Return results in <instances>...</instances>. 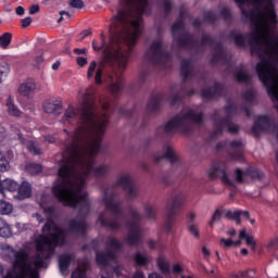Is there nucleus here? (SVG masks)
<instances>
[{"mask_svg":"<svg viewBox=\"0 0 278 278\" xmlns=\"http://www.w3.org/2000/svg\"><path fill=\"white\" fill-rule=\"evenodd\" d=\"M244 216L245 218H249V212L247 211H231V210H217L210 223V225H213L214 222L220 219V218H229L230 220H236L237 225H240V218Z\"/></svg>","mask_w":278,"mask_h":278,"instance_id":"1a4fd4ad","label":"nucleus"},{"mask_svg":"<svg viewBox=\"0 0 278 278\" xmlns=\"http://www.w3.org/2000/svg\"><path fill=\"white\" fill-rule=\"evenodd\" d=\"M148 278H164V277H162V276H161L160 274H157V273H152V274L149 275Z\"/></svg>","mask_w":278,"mask_h":278,"instance_id":"bf43d9fd","label":"nucleus"},{"mask_svg":"<svg viewBox=\"0 0 278 278\" xmlns=\"http://www.w3.org/2000/svg\"><path fill=\"white\" fill-rule=\"evenodd\" d=\"M88 270V263L85 262L83 268H77L72 273V278H85Z\"/></svg>","mask_w":278,"mask_h":278,"instance_id":"c9c22d12","label":"nucleus"},{"mask_svg":"<svg viewBox=\"0 0 278 278\" xmlns=\"http://www.w3.org/2000/svg\"><path fill=\"white\" fill-rule=\"evenodd\" d=\"M73 262V254H62L59 257V268L61 275H68V266Z\"/></svg>","mask_w":278,"mask_h":278,"instance_id":"6ab92c4d","label":"nucleus"},{"mask_svg":"<svg viewBox=\"0 0 278 278\" xmlns=\"http://www.w3.org/2000/svg\"><path fill=\"white\" fill-rule=\"evenodd\" d=\"M128 229V243L131 245L138 244L140 242V236H142V230L140 229V215L138 212H131V220L127 223Z\"/></svg>","mask_w":278,"mask_h":278,"instance_id":"6e6552de","label":"nucleus"},{"mask_svg":"<svg viewBox=\"0 0 278 278\" xmlns=\"http://www.w3.org/2000/svg\"><path fill=\"white\" fill-rule=\"evenodd\" d=\"M5 110L9 116H13L15 118H18V116H22L23 114V112L18 110V106L14 104V101L10 97L5 100Z\"/></svg>","mask_w":278,"mask_h":278,"instance_id":"4be33fe9","label":"nucleus"},{"mask_svg":"<svg viewBox=\"0 0 278 278\" xmlns=\"http://www.w3.org/2000/svg\"><path fill=\"white\" fill-rule=\"evenodd\" d=\"M13 206L10 202L7 201H0V214L2 216H8L9 214H12Z\"/></svg>","mask_w":278,"mask_h":278,"instance_id":"c756f323","label":"nucleus"},{"mask_svg":"<svg viewBox=\"0 0 278 278\" xmlns=\"http://www.w3.org/2000/svg\"><path fill=\"white\" fill-rule=\"evenodd\" d=\"M227 236H236V229L231 228L227 231Z\"/></svg>","mask_w":278,"mask_h":278,"instance_id":"338daca9","label":"nucleus"},{"mask_svg":"<svg viewBox=\"0 0 278 278\" xmlns=\"http://www.w3.org/2000/svg\"><path fill=\"white\" fill-rule=\"evenodd\" d=\"M156 264L163 275H168L170 273V265L168 262H166V260H164V257H159Z\"/></svg>","mask_w":278,"mask_h":278,"instance_id":"c85d7f7f","label":"nucleus"},{"mask_svg":"<svg viewBox=\"0 0 278 278\" xmlns=\"http://www.w3.org/2000/svg\"><path fill=\"white\" fill-rule=\"evenodd\" d=\"M235 77L237 81H241V84H249V80L251 79L249 73H247L244 70L236 72Z\"/></svg>","mask_w":278,"mask_h":278,"instance_id":"2f4dec72","label":"nucleus"},{"mask_svg":"<svg viewBox=\"0 0 278 278\" xmlns=\"http://www.w3.org/2000/svg\"><path fill=\"white\" fill-rule=\"evenodd\" d=\"M90 36V30H84L81 34H80V38H86Z\"/></svg>","mask_w":278,"mask_h":278,"instance_id":"e2e57ef3","label":"nucleus"},{"mask_svg":"<svg viewBox=\"0 0 278 278\" xmlns=\"http://www.w3.org/2000/svg\"><path fill=\"white\" fill-rule=\"evenodd\" d=\"M103 205L106 212L100 215L99 223H101L103 227H109V229H118L121 227L118 220L123 218V211L121 210V203L116 201L111 190L105 191Z\"/></svg>","mask_w":278,"mask_h":278,"instance_id":"39448f33","label":"nucleus"},{"mask_svg":"<svg viewBox=\"0 0 278 278\" xmlns=\"http://www.w3.org/2000/svg\"><path fill=\"white\" fill-rule=\"evenodd\" d=\"M277 248H278V237H275L268 241L266 249L268 251H277Z\"/></svg>","mask_w":278,"mask_h":278,"instance_id":"58836bf2","label":"nucleus"},{"mask_svg":"<svg viewBox=\"0 0 278 278\" xmlns=\"http://www.w3.org/2000/svg\"><path fill=\"white\" fill-rule=\"evenodd\" d=\"M40 12V7L38 4H33L29 8V14H38Z\"/></svg>","mask_w":278,"mask_h":278,"instance_id":"de8ad7c7","label":"nucleus"},{"mask_svg":"<svg viewBox=\"0 0 278 278\" xmlns=\"http://www.w3.org/2000/svg\"><path fill=\"white\" fill-rule=\"evenodd\" d=\"M17 189H18V182H16L15 180H12L10 178L1 180L0 178V192L2 194L3 192H5V190H8L9 192H16Z\"/></svg>","mask_w":278,"mask_h":278,"instance_id":"412c9836","label":"nucleus"},{"mask_svg":"<svg viewBox=\"0 0 278 278\" xmlns=\"http://www.w3.org/2000/svg\"><path fill=\"white\" fill-rule=\"evenodd\" d=\"M236 175V181L238 184H242L244 181L243 177H244V172L240 170V169H236L235 172Z\"/></svg>","mask_w":278,"mask_h":278,"instance_id":"79ce46f5","label":"nucleus"},{"mask_svg":"<svg viewBox=\"0 0 278 278\" xmlns=\"http://www.w3.org/2000/svg\"><path fill=\"white\" fill-rule=\"evenodd\" d=\"M11 42H12L11 33H4L2 36H0V47H2V49H8Z\"/></svg>","mask_w":278,"mask_h":278,"instance_id":"473e14b6","label":"nucleus"},{"mask_svg":"<svg viewBox=\"0 0 278 278\" xmlns=\"http://www.w3.org/2000/svg\"><path fill=\"white\" fill-rule=\"evenodd\" d=\"M46 114H62V101L48 100L43 104Z\"/></svg>","mask_w":278,"mask_h":278,"instance_id":"f3484780","label":"nucleus"},{"mask_svg":"<svg viewBox=\"0 0 278 278\" xmlns=\"http://www.w3.org/2000/svg\"><path fill=\"white\" fill-rule=\"evenodd\" d=\"M54 140H55V137H53V136H48L45 138L46 142H53Z\"/></svg>","mask_w":278,"mask_h":278,"instance_id":"0e129e2a","label":"nucleus"},{"mask_svg":"<svg viewBox=\"0 0 278 278\" xmlns=\"http://www.w3.org/2000/svg\"><path fill=\"white\" fill-rule=\"evenodd\" d=\"M135 262L137 266H147V264H149V256L141 253H137L135 255Z\"/></svg>","mask_w":278,"mask_h":278,"instance_id":"e433bc0d","label":"nucleus"},{"mask_svg":"<svg viewBox=\"0 0 278 278\" xmlns=\"http://www.w3.org/2000/svg\"><path fill=\"white\" fill-rule=\"evenodd\" d=\"M231 149L233 151L232 159L237 160L238 162H242V141H232Z\"/></svg>","mask_w":278,"mask_h":278,"instance_id":"b1692460","label":"nucleus"},{"mask_svg":"<svg viewBox=\"0 0 278 278\" xmlns=\"http://www.w3.org/2000/svg\"><path fill=\"white\" fill-rule=\"evenodd\" d=\"M10 168V163L8 162V159H5V155L0 152V173H5Z\"/></svg>","mask_w":278,"mask_h":278,"instance_id":"4c0bfd02","label":"nucleus"},{"mask_svg":"<svg viewBox=\"0 0 278 278\" xmlns=\"http://www.w3.org/2000/svg\"><path fill=\"white\" fill-rule=\"evenodd\" d=\"M184 203V197L179 195L175 198L173 202V207H179Z\"/></svg>","mask_w":278,"mask_h":278,"instance_id":"c03bdc74","label":"nucleus"},{"mask_svg":"<svg viewBox=\"0 0 278 278\" xmlns=\"http://www.w3.org/2000/svg\"><path fill=\"white\" fill-rule=\"evenodd\" d=\"M87 78L94 79L96 84L101 86L103 84V65H97L96 61H91L87 70Z\"/></svg>","mask_w":278,"mask_h":278,"instance_id":"9d476101","label":"nucleus"},{"mask_svg":"<svg viewBox=\"0 0 278 278\" xmlns=\"http://www.w3.org/2000/svg\"><path fill=\"white\" fill-rule=\"evenodd\" d=\"M189 231L194 236L195 238H199V229L197 228L195 225H190L189 226Z\"/></svg>","mask_w":278,"mask_h":278,"instance_id":"49530a36","label":"nucleus"},{"mask_svg":"<svg viewBox=\"0 0 278 278\" xmlns=\"http://www.w3.org/2000/svg\"><path fill=\"white\" fill-rule=\"evenodd\" d=\"M112 268H113V273H114V275H116V277H124L123 273L121 271V270H123V267L112 265Z\"/></svg>","mask_w":278,"mask_h":278,"instance_id":"a18cd8bd","label":"nucleus"},{"mask_svg":"<svg viewBox=\"0 0 278 278\" xmlns=\"http://www.w3.org/2000/svg\"><path fill=\"white\" fill-rule=\"evenodd\" d=\"M205 18H206V21H214V14L208 12V13H206Z\"/></svg>","mask_w":278,"mask_h":278,"instance_id":"680f3d73","label":"nucleus"},{"mask_svg":"<svg viewBox=\"0 0 278 278\" xmlns=\"http://www.w3.org/2000/svg\"><path fill=\"white\" fill-rule=\"evenodd\" d=\"M243 16L252 21L254 30L250 36L232 33L231 38H278L275 36L277 27V0H236Z\"/></svg>","mask_w":278,"mask_h":278,"instance_id":"f03ea898","label":"nucleus"},{"mask_svg":"<svg viewBox=\"0 0 278 278\" xmlns=\"http://www.w3.org/2000/svg\"><path fill=\"white\" fill-rule=\"evenodd\" d=\"M216 132L215 136H218L222 131H228L229 134H238L240 129L231 119H217L215 122Z\"/></svg>","mask_w":278,"mask_h":278,"instance_id":"9b49d317","label":"nucleus"},{"mask_svg":"<svg viewBox=\"0 0 278 278\" xmlns=\"http://www.w3.org/2000/svg\"><path fill=\"white\" fill-rule=\"evenodd\" d=\"M66 239H36L37 256L31 263L27 253L8 247L9 257H13V268L2 278H38V269L45 266V260H49L55 253V247H62Z\"/></svg>","mask_w":278,"mask_h":278,"instance_id":"7ed1b4c3","label":"nucleus"},{"mask_svg":"<svg viewBox=\"0 0 278 278\" xmlns=\"http://www.w3.org/2000/svg\"><path fill=\"white\" fill-rule=\"evenodd\" d=\"M31 25V17H25L22 20V27H29Z\"/></svg>","mask_w":278,"mask_h":278,"instance_id":"09e8293b","label":"nucleus"},{"mask_svg":"<svg viewBox=\"0 0 278 278\" xmlns=\"http://www.w3.org/2000/svg\"><path fill=\"white\" fill-rule=\"evenodd\" d=\"M165 159L168 160V162L175 163L177 162V154H175V150L170 146L164 147V153L155 159V162H160V160Z\"/></svg>","mask_w":278,"mask_h":278,"instance_id":"5701e85b","label":"nucleus"},{"mask_svg":"<svg viewBox=\"0 0 278 278\" xmlns=\"http://www.w3.org/2000/svg\"><path fill=\"white\" fill-rule=\"evenodd\" d=\"M117 187L123 188L126 192H128V197L134 198L138 194V189L134 186L131 181V177L124 175L117 181Z\"/></svg>","mask_w":278,"mask_h":278,"instance_id":"ddd939ff","label":"nucleus"},{"mask_svg":"<svg viewBox=\"0 0 278 278\" xmlns=\"http://www.w3.org/2000/svg\"><path fill=\"white\" fill-rule=\"evenodd\" d=\"M235 110H236V106H228V108L226 109V111H227L228 114H231V112H235Z\"/></svg>","mask_w":278,"mask_h":278,"instance_id":"774afa93","label":"nucleus"},{"mask_svg":"<svg viewBox=\"0 0 278 278\" xmlns=\"http://www.w3.org/2000/svg\"><path fill=\"white\" fill-rule=\"evenodd\" d=\"M96 90L90 87L83 93L80 108L71 105L62 117V123L80 125L67 134L64 153L59 168V179L52 187V193L63 205L80 207L81 212L90 210V201L86 192L88 177H103L108 166L94 165V156L101 149V140L110 125V101L100 100L102 111L94 104Z\"/></svg>","mask_w":278,"mask_h":278,"instance_id":"f257e3e1","label":"nucleus"},{"mask_svg":"<svg viewBox=\"0 0 278 278\" xmlns=\"http://www.w3.org/2000/svg\"><path fill=\"white\" fill-rule=\"evenodd\" d=\"M231 12L229 11V8H224L222 10V16L225 17V18H229Z\"/></svg>","mask_w":278,"mask_h":278,"instance_id":"864d4df0","label":"nucleus"},{"mask_svg":"<svg viewBox=\"0 0 278 278\" xmlns=\"http://www.w3.org/2000/svg\"><path fill=\"white\" fill-rule=\"evenodd\" d=\"M146 213L148 218H155V207H153L152 205H148L146 207Z\"/></svg>","mask_w":278,"mask_h":278,"instance_id":"a19ab883","label":"nucleus"},{"mask_svg":"<svg viewBox=\"0 0 278 278\" xmlns=\"http://www.w3.org/2000/svg\"><path fill=\"white\" fill-rule=\"evenodd\" d=\"M244 99L248 100L249 103H251V101H253V99H254L253 91H248V92L244 94Z\"/></svg>","mask_w":278,"mask_h":278,"instance_id":"603ef678","label":"nucleus"},{"mask_svg":"<svg viewBox=\"0 0 278 278\" xmlns=\"http://www.w3.org/2000/svg\"><path fill=\"white\" fill-rule=\"evenodd\" d=\"M193 67H192V61L185 60L181 63V75L185 79H188L189 77H192Z\"/></svg>","mask_w":278,"mask_h":278,"instance_id":"393cba45","label":"nucleus"},{"mask_svg":"<svg viewBox=\"0 0 278 278\" xmlns=\"http://www.w3.org/2000/svg\"><path fill=\"white\" fill-rule=\"evenodd\" d=\"M40 206L43 207V212H46V214H50V216H52L53 212L55 211L53 207H45L42 202H40Z\"/></svg>","mask_w":278,"mask_h":278,"instance_id":"3c124183","label":"nucleus"},{"mask_svg":"<svg viewBox=\"0 0 278 278\" xmlns=\"http://www.w3.org/2000/svg\"><path fill=\"white\" fill-rule=\"evenodd\" d=\"M87 229H88V225L84 219L81 220L74 219L70 223V231L74 233H79L80 236H84Z\"/></svg>","mask_w":278,"mask_h":278,"instance_id":"a211bd4d","label":"nucleus"},{"mask_svg":"<svg viewBox=\"0 0 278 278\" xmlns=\"http://www.w3.org/2000/svg\"><path fill=\"white\" fill-rule=\"evenodd\" d=\"M9 74H10V65L5 62H0V84L1 81H5Z\"/></svg>","mask_w":278,"mask_h":278,"instance_id":"7c9ffc66","label":"nucleus"},{"mask_svg":"<svg viewBox=\"0 0 278 278\" xmlns=\"http://www.w3.org/2000/svg\"><path fill=\"white\" fill-rule=\"evenodd\" d=\"M219 244L224 249H230V247H240L241 242H240V240L233 241L232 239L222 238L219 241Z\"/></svg>","mask_w":278,"mask_h":278,"instance_id":"72a5a7b5","label":"nucleus"},{"mask_svg":"<svg viewBox=\"0 0 278 278\" xmlns=\"http://www.w3.org/2000/svg\"><path fill=\"white\" fill-rule=\"evenodd\" d=\"M77 64L78 66H86V64H88V59L84 56H79L77 58Z\"/></svg>","mask_w":278,"mask_h":278,"instance_id":"8fccbe9b","label":"nucleus"},{"mask_svg":"<svg viewBox=\"0 0 278 278\" xmlns=\"http://www.w3.org/2000/svg\"><path fill=\"white\" fill-rule=\"evenodd\" d=\"M12 236V228L10 225L5 223L2 218H0V238H11Z\"/></svg>","mask_w":278,"mask_h":278,"instance_id":"bb28decb","label":"nucleus"},{"mask_svg":"<svg viewBox=\"0 0 278 278\" xmlns=\"http://www.w3.org/2000/svg\"><path fill=\"white\" fill-rule=\"evenodd\" d=\"M146 58L150 60V62H154V64H166V62L170 60V54L164 51L162 40L157 39L147 51Z\"/></svg>","mask_w":278,"mask_h":278,"instance_id":"423d86ee","label":"nucleus"},{"mask_svg":"<svg viewBox=\"0 0 278 278\" xmlns=\"http://www.w3.org/2000/svg\"><path fill=\"white\" fill-rule=\"evenodd\" d=\"M108 247L112 252L106 254L98 253L97 254V264L99 266H111V264H116V252L121 249V243L114 238L109 239Z\"/></svg>","mask_w":278,"mask_h":278,"instance_id":"0eeeda50","label":"nucleus"},{"mask_svg":"<svg viewBox=\"0 0 278 278\" xmlns=\"http://www.w3.org/2000/svg\"><path fill=\"white\" fill-rule=\"evenodd\" d=\"M184 29V22L181 20L177 21L173 26V34H177V31H181Z\"/></svg>","mask_w":278,"mask_h":278,"instance_id":"ea45409f","label":"nucleus"},{"mask_svg":"<svg viewBox=\"0 0 278 278\" xmlns=\"http://www.w3.org/2000/svg\"><path fill=\"white\" fill-rule=\"evenodd\" d=\"M240 240L245 239V243L251 247L252 251H255V239L251 235H247V230H241L239 233Z\"/></svg>","mask_w":278,"mask_h":278,"instance_id":"cd10ccee","label":"nucleus"},{"mask_svg":"<svg viewBox=\"0 0 278 278\" xmlns=\"http://www.w3.org/2000/svg\"><path fill=\"white\" fill-rule=\"evenodd\" d=\"M207 175L210 179H216V177H219L225 186H233V181L229 179L227 172L223 167L213 166L207 170Z\"/></svg>","mask_w":278,"mask_h":278,"instance_id":"f8f14e48","label":"nucleus"},{"mask_svg":"<svg viewBox=\"0 0 278 278\" xmlns=\"http://www.w3.org/2000/svg\"><path fill=\"white\" fill-rule=\"evenodd\" d=\"M173 273H174L175 275H179V273H181V265L175 264V265L173 266Z\"/></svg>","mask_w":278,"mask_h":278,"instance_id":"5fc2aeb1","label":"nucleus"},{"mask_svg":"<svg viewBox=\"0 0 278 278\" xmlns=\"http://www.w3.org/2000/svg\"><path fill=\"white\" fill-rule=\"evenodd\" d=\"M203 121V114L195 112L192 109H185L181 114L175 116L169 121L165 127V134H186L190 129V125H201Z\"/></svg>","mask_w":278,"mask_h":278,"instance_id":"20e7f679","label":"nucleus"},{"mask_svg":"<svg viewBox=\"0 0 278 278\" xmlns=\"http://www.w3.org/2000/svg\"><path fill=\"white\" fill-rule=\"evenodd\" d=\"M17 138L20 140V142H22V144L26 146V149H28V151L30 153H33L34 155H40L42 153V149L40 147H38V144L34 141H27L25 139H23V137H21V134L17 130Z\"/></svg>","mask_w":278,"mask_h":278,"instance_id":"aec40b11","label":"nucleus"},{"mask_svg":"<svg viewBox=\"0 0 278 278\" xmlns=\"http://www.w3.org/2000/svg\"><path fill=\"white\" fill-rule=\"evenodd\" d=\"M70 5H71L72 8H76V9H78V10H81V8H84V1H81V0H72V1L70 2Z\"/></svg>","mask_w":278,"mask_h":278,"instance_id":"37998d69","label":"nucleus"},{"mask_svg":"<svg viewBox=\"0 0 278 278\" xmlns=\"http://www.w3.org/2000/svg\"><path fill=\"white\" fill-rule=\"evenodd\" d=\"M18 92L22 97H26V99L34 97V92H36V80L31 78L26 79L20 85Z\"/></svg>","mask_w":278,"mask_h":278,"instance_id":"4468645a","label":"nucleus"},{"mask_svg":"<svg viewBox=\"0 0 278 278\" xmlns=\"http://www.w3.org/2000/svg\"><path fill=\"white\" fill-rule=\"evenodd\" d=\"M26 170L30 175H38V174L42 173V166L40 164L30 163V164L26 165Z\"/></svg>","mask_w":278,"mask_h":278,"instance_id":"f704fd0d","label":"nucleus"},{"mask_svg":"<svg viewBox=\"0 0 278 278\" xmlns=\"http://www.w3.org/2000/svg\"><path fill=\"white\" fill-rule=\"evenodd\" d=\"M165 10L168 12L170 10V1H165Z\"/></svg>","mask_w":278,"mask_h":278,"instance_id":"69168bd1","label":"nucleus"},{"mask_svg":"<svg viewBox=\"0 0 278 278\" xmlns=\"http://www.w3.org/2000/svg\"><path fill=\"white\" fill-rule=\"evenodd\" d=\"M220 90H223L220 85H215L214 89H204L202 91V97L204 99H214L215 97H218L220 94Z\"/></svg>","mask_w":278,"mask_h":278,"instance_id":"a878e982","label":"nucleus"},{"mask_svg":"<svg viewBox=\"0 0 278 278\" xmlns=\"http://www.w3.org/2000/svg\"><path fill=\"white\" fill-rule=\"evenodd\" d=\"M60 61H56L55 63L52 64V71H58L60 68Z\"/></svg>","mask_w":278,"mask_h":278,"instance_id":"052dcab7","label":"nucleus"},{"mask_svg":"<svg viewBox=\"0 0 278 278\" xmlns=\"http://www.w3.org/2000/svg\"><path fill=\"white\" fill-rule=\"evenodd\" d=\"M270 119L267 116H258L253 126V131L255 136H260L261 131H270Z\"/></svg>","mask_w":278,"mask_h":278,"instance_id":"2eb2a0df","label":"nucleus"},{"mask_svg":"<svg viewBox=\"0 0 278 278\" xmlns=\"http://www.w3.org/2000/svg\"><path fill=\"white\" fill-rule=\"evenodd\" d=\"M29 197H31V185L27 181H23L20 186L17 185V193L14 195V199L25 201Z\"/></svg>","mask_w":278,"mask_h":278,"instance_id":"dca6fc26","label":"nucleus"},{"mask_svg":"<svg viewBox=\"0 0 278 278\" xmlns=\"http://www.w3.org/2000/svg\"><path fill=\"white\" fill-rule=\"evenodd\" d=\"M202 253L204 257H210V250H207V248H202Z\"/></svg>","mask_w":278,"mask_h":278,"instance_id":"13d9d810","label":"nucleus"},{"mask_svg":"<svg viewBox=\"0 0 278 278\" xmlns=\"http://www.w3.org/2000/svg\"><path fill=\"white\" fill-rule=\"evenodd\" d=\"M60 14H61V17L59 18L58 23H62V20L64 18L63 16H67V17L71 16V14L66 11H61Z\"/></svg>","mask_w":278,"mask_h":278,"instance_id":"4d7b16f0","label":"nucleus"},{"mask_svg":"<svg viewBox=\"0 0 278 278\" xmlns=\"http://www.w3.org/2000/svg\"><path fill=\"white\" fill-rule=\"evenodd\" d=\"M15 13L17 14V16H23V14H25V9L23 7H17L15 9Z\"/></svg>","mask_w":278,"mask_h":278,"instance_id":"6e6d98bb","label":"nucleus"}]
</instances>
